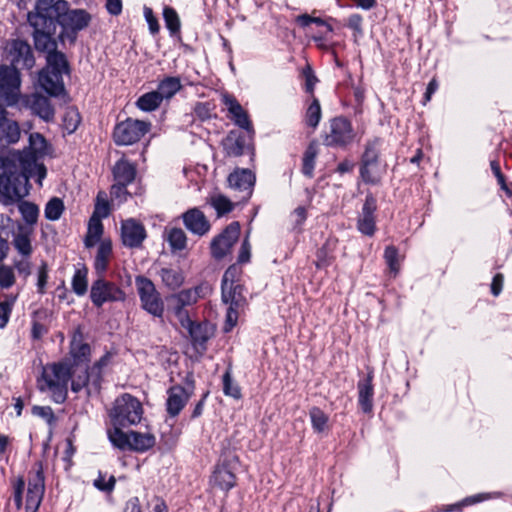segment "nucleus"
Returning a JSON list of instances; mask_svg holds the SVG:
<instances>
[{
	"label": "nucleus",
	"instance_id": "f257e3e1",
	"mask_svg": "<svg viewBox=\"0 0 512 512\" xmlns=\"http://www.w3.org/2000/svg\"><path fill=\"white\" fill-rule=\"evenodd\" d=\"M91 15L83 9H69L66 0H37L34 6V49L45 54L46 65L38 75L41 88L51 97L69 100L63 75L70 74L66 55L58 50V41L64 42V32L76 34L85 29Z\"/></svg>",
	"mask_w": 512,
	"mask_h": 512
},
{
	"label": "nucleus",
	"instance_id": "f03ea898",
	"mask_svg": "<svg viewBox=\"0 0 512 512\" xmlns=\"http://www.w3.org/2000/svg\"><path fill=\"white\" fill-rule=\"evenodd\" d=\"M15 161L0 159V195L9 201H18L29 193L31 162L29 154Z\"/></svg>",
	"mask_w": 512,
	"mask_h": 512
},
{
	"label": "nucleus",
	"instance_id": "7ed1b4c3",
	"mask_svg": "<svg viewBox=\"0 0 512 512\" xmlns=\"http://www.w3.org/2000/svg\"><path fill=\"white\" fill-rule=\"evenodd\" d=\"M70 379L71 371L67 365L61 363L46 365L37 379V387L40 391L50 393L56 403H62L66 400Z\"/></svg>",
	"mask_w": 512,
	"mask_h": 512
},
{
	"label": "nucleus",
	"instance_id": "20e7f679",
	"mask_svg": "<svg viewBox=\"0 0 512 512\" xmlns=\"http://www.w3.org/2000/svg\"><path fill=\"white\" fill-rule=\"evenodd\" d=\"M112 425L128 427L140 423L143 416L141 402L129 393L117 397L109 412Z\"/></svg>",
	"mask_w": 512,
	"mask_h": 512
},
{
	"label": "nucleus",
	"instance_id": "39448f33",
	"mask_svg": "<svg viewBox=\"0 0 512 512\" xmlns=\"http://www.w3.org/2000/svg\"><path fill=\"white\" fill-rule=\"evenodd\" d=\"M135 285L141 308L155 318H162L165 311L164 301L155 284L149 278L138 275Z\"/></svg>",
	"mask_w": 512,
	"mask_h": 512
},
{
	"label": "nucleus",
	"instance_id": "423d86ee",
	"mask_svg": "<svg viewBox=\"0 0 512 512\" xmlns=\"http://www.w3.org/2000/svg\"><path fill=\"white\" fill-rule=\"evenodd\" d=\"M126 299L125 291L115 282L108 281L103 276H98L90 288V300L96 308H101L105 303L123 302Z\"/></svg>",
	"mask_w": 512,
	"mask_h": 512
},
{
	"label": "nucleus",
	"instance_id": "0eeeda50",
	"mask_svg": "<svg viewBox=\"0 0 512 512\" xmlns=\"http://www.w3.org/2000/svg\"><path fill=\"white\" fill-rule=\"evenodd\" d=\"M243 291V285L221 287L222 301L228 305L223 327L225 332H230L236 326L239 313L247 304Z\"/></svg>",
	"mask_w": 512,
	"mask_h": 512
},
{
	"label": "nucleus",
	"instance_id": "6e6552de",
	"mask_svg": "<svg viewBox=\"0 0 512 512\" xmlns=\"http://www.w3.org/2000/svg\"><path fill=\"white\" fill-rule=\"evenodd\" d=\"M355 135L351 121L338 116L329 121L324 144L329 147L344 148L354 141Z\"/></svg>",
	"mask_w": 512,
	"mask_h": 512
},
{
	"label": "nucleus",
	"instance_id": "1a4fd4ad",
	"mask_svg": "<svg viewBox=\"0 0 512 512\" xmlns=\"http://www.w3.org/2000/svg\"><path fill=\"white\" fill-rule=\"evenodd\" d=\"M150 129V123L131 118L114 127L113 140L118 146L132 145L138 142Z\"/></svg>",
	"mask_w": 512,
	"mask_h": 512
},
{
	"label": "nucleus",
	"instance_id": "9d476101",
	"mask_svg": "<svg viewBox=\"0 0 512 512\" xmlns=\"http://www.w3.org/2000/svg\"><path fill=\"white\" fill-rule=\"evenodd\" d=\"M20 78L15 66H0V99L7 105H14L19 100Z\"/></svg>",
	"mask_w": 512,
	"mask_h": 512
},
{
	"label": "nucleus",
	"instance_id": "9b49d317",
	"mask_svg": "<svg viewBox=\"0 0 512 512\" xmlns=\"http://www.w3.org/2000/svg\"><path fill=\"white\" fill-rule=\"evenodd\" d=\"M240 235L239 222L230 223L218 236L214 237L210 244L211 255L220 260L230 253L233 245Z\"/></svg>",
	"mask_w": 512,
	"mask_h": 512
},
{
	"label": "nucleus",
	"instance_id": "f8f14e48",
	"mask_svg": "<svg viewBox=\"0 0 512 512\" xmlns=\"http://www.w3.org/2000/svg\"><path fill=\"white\" fill-rule=\"evenodd\" d=\"M34 178H36V182L41 187L42 181L47 176V168L43 163H39V160L44 159L46 157L53 158L54 157V148L50 142H48L45 137L38 133L34 132Z\"/></svg>",
	"mask_w": 512,
	"mask_h": 512
},
{
	"label": "nucleus",
	"instance_id": "ddd939ff",
	"mask_svg": "<svg viewBox=\"0 0 512 512\" xmlns=\"http://www.w3.org/2000/svg\"><path fill=\"white\" fill-rule=\"evenodd\" d=\"M377 200L372 193H367L361 212L357 218V229L365 236H373L376 232Z\"/></svg>",
	"mask_w": 512,
	"mask_h": 512
},
{
	"label": "nucleus",
	"instance_id": "4468645a",
	"mask_svg": "<svg viewBox=\"0 0 512 512\" xmlns=\"http://www.w3.org/2000/svg\"><path fill=\"white\" fill-rule=\"evenodd\" d=\"M179 323L182 328L187 330L191 342L195 347H201L203 349L206 348V343L214 336L215 328L214 326L208 322H195L188 317V322H184V320H179Z\"/></svg>",
	"mask_w": 512,
	"mask_h": 512
},
{
	"label": "nucleus",
	"instance_id": "2eb2a0df",
	"mask_svg": "<svg viewBox=\"0 0 512 512\" xmlns=\"http://www.w3.org/2000/svg\"><path fill=\"white\" fill-rule=\"evenodd\" d=\"M192 396V390L173 385L167 390L166 412L171 418L177 417Z\"/></svg>",
	"mask_w": 512,
	"mask_h": 512
},
{
	"label": "nucleus",
	"instance_id": "dca6fc26",
	"mask_svg": "<svg viewBox=\"0 0 512 512\" xmlns=\"http://www.w3.org/2000/svg\"><path fill=\"white\" fill-rule=\"evenodd\" d=\"M146 230L143 224L135 219H127L121 225V239L124 246L138 248L146 238Z\"/></svg>",
	"mask_w": 512,
	"mask_h": 512
},
{
	"label": "nucleus",
	"instance_id": "f3484780",
	"mask_svg": "<svg viewBox=\"0 0 512 512\" xmlns=\"http://www.w3.org/2000/svg\"><path fill=\"white\" fill-rule=\"evenodd\" d=\"M181 218L185 228L199 237L204 236L211 229L209 220L199 208L188 209Z\"/></svg>",
	"mask_w": 512,
	"mask_h": 512
},
{
	"label": "nucleus",
	"instance_id": "a211bd4d",
	"mask_svg": "<svg viewBox=\"0 0 512 512\" xmlns=\"http://www.w3.org/2000/svg\"><path fill=\"white\" fill-rule=\"evenodd\" d=\"M255 180V175L249 169H236L228 176L229 186L244 192V198L251 196Z\"/></svg>",
	"mask_w": 512,
	"mask_h": 512
},
{
	"label": "nucleus",
	"instance_id": "6ab92c4d",
	"mask_svg": "<svg viewBox=\"0 0 512 512\" xmlns=\"http://www.w3.org/2000/svg\"><path fill=\"white\" fill-rule=\"evenodd\" d=\"M222 101L223 104L227 107L234 123L237 126L241 127L242 129H245L248 132L253 131L252 123L248 117V114L234 96L224 94L222 96Z\"/></svg>",
	"mask_w": 512,
	"mask_h": 512
},
{
	"label": "nucleus",
	"instance_id": "aec40b11",
	"mask_svg": "<svg viewBox=\"0 0 512 512\" xmlns=\"http://www.w3.org/2000/svg\"><path fill=\"white\" fill-rule=\"evenodd\" d=\"M70 355L74 365L87 364L90 361L91 348L83 340V334L80 329L74 331L70 342Z\"/></svg>",
	"mask_w": 512,
	"mask_h": 512
},
{
	"label": "nucleus",
	"instance_id": "412c9836",
	"mask_svg": "<svg viewBox=\"0 0 512 512\" xmlns=\"http://www.w3.org/2000/svg\"><path fill=\"white\" fill-rule=\"evenodd\" d=\"M372 380V373H368L366 378L360 380L357 384L358 404L364 413H370L373 410L374 387Z\"/></svg>",
	"mask_w": 512,
	"mask_h": 512
},
{
	"label": "nucleus",
	"instance_id": "4be33fe9",
	"mask_svg": "<svg viewBox=\"0 0 512 512\" xmlns=\"http://www.w3.org/2000/svg\"><path fill=\"white\" fill-rule=\"evenodd\" d=\"M236 476L231 472L227 465H217L213 471L210 482L214 487L219 488L225 492H228L236 486Z\"/></svg>",
	"mask_w": 512,
	"mask_h": 512
},
{
	"label": "nucleus",
	"instance_id": "5701e85b",
	"mask_svg": "<svg viewBox=\"0 0 512 512\" xmlns=\"http://www.w3.org/2000/svg\"><path fill=\"white\" fill-rule=\"evenodd\" d=\"M172 299L175 301V305L173 307V313L177 320H184V322H188L189 313L185 309L187 306L194 305L197 303L192 291L189 289H184L173 295Z\"/></svg>",
	"mask_w": 512,
	"mask_h": 512
},
{
	"label": "nucleus",
	"instance_id": "b1692460",
	"mask_svg": "<svg viewBox=\"0 0 512 512\" xmlns=\"http://www.w3.org/2000/svg\"><path fill=\"white\" fill-rule=\"evenodd\" d=\"M224 149L228 156L238 157L252 148L247 142V137L240 133L230 132L224 141Z\"/></svg>",
	"mask_w": 512,
	"mask_h": 512
},
{
	"label": "nucleus",
	"instance_id": "393cba45",
	"mask_svg": "<svg viewBox=\"0 0 512 512\" xmlns=\"http://www.w3.org/2000/svg\"><path fill=\"white\" fill-rule=\"evenodd\" d=\"M112 257V243L110 240H101L94 259V270L98 276L105 275Z\"/></svg>",
	"mask_w": 512,
	"mask_h": 512
},
{
	"label": "nucleus",
	"instance_id": "a878e982",
	"mask_svg": "<svg viewBox=\"0 0 512 512\" xmlns=\"http://www.w3.org/2000/svg\"><path fill=\"white\" fill-rule=\"evenodd\" d=\"M136 173V166L124 158L118 160L113 168V177L115 182L127 185L134 182Z\"/></svg>",
	"mask_w": 512,
	"mask_h": 512
},
{
	"label": "nucleus",
	"instance_id": "bb28decb",
	"mask_svg": "<svg viewBox=\"0 0 512 512\" xmlns=\"http://www.w3.org/2000/svg\"><path fill=\"white\" fill-rule=\"evenodd\" d=\"M158 274L163 284L171 290L179 288L185 280L184 274L179 267H163Z\"/></svg>",
	"mask_w": 512,
	"mask_h": 512
},
{
	"label": "nucleus",
	"instance_id": "cd10ccee",
	"mask_svg": "<svg viewBox=\"0 0 512 512\" xmlns=\"http://www.w3.org/2000/svg\"><path fill=\"white\" fill-rule=\"evenodd\" d=\"M34 115L45 122H52L55 118V109L48 97L34 93Z\"/></svg>",
	"mask_w": 512,
	"mask_h": 512
},
{
	"label": "nucleus",
	"instance_id": "c85d7f7f",
	"mask_svg": "<svg viewBox=\"0 0 512 512\" xmlns=\"http://www.w3.org/2000/svg\"><path fill=\"white\" fill-rule=\"evenodd\" d=\"M155 436L151 433H140L131 431L129 450L136 452H145L155 445Z\"/></svg>",
	"mask_w": 512,
	"mask_h": 512
},
{
	"label": "nucleus",
	"instance_id": "c756f323",
	"mask_svg": "<svg viewBox=\"0 0 512 512\" xmlns=\"http://www.w3.org/2000/svg\"><path fill=\"white\" fill-rule=\"evenodd\" d=\"M103 234V224L99 217L91 216L88 222L87 233L84 239V245L86 248H92L101 239Z\"/></svg>",
	"mask_w": 512,
	"mask_h": 512
},
{
	"label": "nucleus",
	"instance_id": "7c9ffc66",
	"mask_svg": "<svg viewBox=\"0 0 512 512\" xmlns=\"http://www.w3.org/2000/svg\"><path fill=\"white\" fill-rule=\"evenodd\" d=\"M165 240L172 252L182 251L187 246V236L181 228H170L165 231Z\"/></svg>",
	"mask_w": 512,
	"mask_h": 512
},
{
	"label": "nucleus",
	"instance_id": "2f4dec72",
	"mask_svg": "<svg viewBox=\"0 0 512 512\" xmlns=\"http://www.w3.org/2000/svg\"><path fill=\"white\" fill-rule=\"evenodd\" d=\"M309 417L315 433L321 434L329 430V416L321 408L311 407Z\"/></svg>",
	"mask_w": 512,
	"mask_h": 512
},
{
	"label": "nucleus",
	"instance_id": "473e14b6",
	"mask_svg": "<svg viewBox=\"0 0 512 512\" xmlns=\"http://www.w3.org/2000/svg\"><path fill=\"white\" fill-rule=\"evenodd\" d=\"M122 427L120 425H113V428L108 429L107 434L112 445L124 451L129 450L131 431L129 433L123 432Z\"/></svg>",
	"mask_w": 512,
	"mask_h": 512
},
{
	"label": "nucleus",
	"instance_id": "72a5a7b5",
	"mask_svg": "<svg viewBox=\"0 0 512 512\" xmlns=\"http://www.w3.org/2000/svg\"><path fill=\"white\" fill-rule=\"evenodd\" d=\"M181 88L182 84L179 77L168 76L160 81L157 91L162 99H170L180 91Z\"/></svg>",
	"mask_w": 512,
	"mask_h": 512
},
{
	"label": "nucleus",
	"instance_id": "f704fd0d",
	"mask_svg": "<svg viewBox=\"0 0 512 512\" xmlns=\"http://www.w3.org/2000/svg\"><path fill=\"white\" fill-rule=\"evenodd\" d=\"M20 138V129L15 121L6 117L0 120V140L15 143Z\"/></svg>",
	"mask_w": 512,
	"mask_h": 512
},
{
	"label": "nucleus",
	"instance_id": "c9c22d12",
	"mask_svg": "<svg viewBox=\"0 0 512 512\" xmlns=\"http://www.w3.org/2000/svg\"><path fill=\"white\" fill-rule=\"evenodd\" d=\"M381 145L382 139L378 137L367 141L365 150L361 157V164L369 165L373 163H379Z\"/></svg>",
	"mask_w": 512,
	"mask_h": 512
},
{
	"label": "nucleus",
	"instance_id": "e433bc0d",
	"mask_svg": "<svg viewBox=\"0 0 512 512\" xmlns=\"http://www.w3.org/2000/svg\"><path fill=\"white\" fill-rule=\"evenodd\" d=\"M163 99L158 91H152L140 96L136 102L137 107L145 112L156 110L162 103Z\"/></svg>",
	"mask_w": 512,
	"mask_h": 512
},
{
	"label": "nucleus",
	"instance_id": "4c0bfd02",
	"mask_svg": "<svg viewBox=\"0 0 512 512\" xmlns=\"http://www.w3.org/2000/svg\"><path fill=\"white\" fill-rule=\"evenodd\" d=\"M87 275L88 269L85 265L75 270V273L72 277L71 285L73 292L78 296H83L87 292Z\"/></svg>",
	"mask_w": 512,
	"mask_h": 512
},
{
	"label": "nucleus",
	"instance_id": "58836bf2",
	"mask_svg": "<svg viewBox=\"0 0 512 512\" xmlns=\"http://www.w3.org/2000/svg\"><path fill=\"white\" fill-rule=\"evenodd\" d=\"M321 117H322V111H321L320 102L315 96H313L311 103L306 108L305 118H304L305 124L308 127L315 129L319 125Z\"/></svg>",
	"mask_w": 512,
	"mask_h": 512
},
{
	"label": "nucleus",
	"instance_id": "ea45409f",
	"mask_svg": "<svg viewBox=\"0 0 512 512\" xmlns=\"http://www.w3.org/2000/svg\"><path fill=\"white\" fill-rule=\"evenodd\" d=\"M7 49L9 50L12 64L19 63L30 52V46L20 39L13 40L9 43Z\"/></svg>",
	"mask_w": 512,
	"mask_h": 512
},
{
	"label": "nucleus",
	"instance_id": "a19ab883",
	"mask_svg": "<svg viewBox=\"0 0 512 512\" xmlns=\"http://www.w3.org/2000/svg\"><path fill=\"white\" fill-rule=\"evenodd\" d=\"M360 176L362 180L367 184H378L382 176L381 169L379 168V163H373L369 165L361 164Z\"/></svg>",
	"mask_w": 512,
	"mask_h": 512
},
{
	"label": "nucleus",
	"instance_id": "79ce46f5",
	"mask_svg": "<svg viewBox=\"0 0 512 512\" xmlns=\"http://www.w3.org/2000/svg\"><path fill=\"white\" fill-rule=\"evenodd\" d=\"M14 247L23 256L29 257L31 252V233L20 229L14 237Z\"/></svg>",
	"mask_w": 512,
	"mask_h": 512
},
{
	"label": "nucleus",
	"instance_id": "37998d69",
	"mask_svg": "<svg viewBox=\"0 0 512 512\" xmlns=\"http://www.w3.org/2000/svg\"><path fill=\"white\" fill-rule=\"evenodd\" d=\"M163 18L166 28L171 35H176L180 32L181 23L176 10L172 7L166 6L163 9Z\"/></svg>",
	"mask_w": 512,
	"mask_h": 512
},
{
	"label": "nucleus",
	"instance_id": "c03bdc74",
	"mask_svg": "<svg viewBox=\"0 0 512 512\" xmlns=\"http://www.w3.org/2000/svg\"><path fill=\"white\" fill-rule=\"evenodd\" d=\"M222 382H223V392L226 396L232 397L236 400L241 399V397H242L241 388L238 385V383H236L233 380L230 369H227L226 372L224 373V375L222 377Z\"/></svg>",
	"mask_w": 512,
	"mask_h": 512
},
{
	"label": "nucleus",
	"instance_id": "a18cd8bd",
	"mask_svg": "<svg viewBox=\"0 0 512 512\" xmlns=\"http://www.w3.org/2000/svg\"><path fill=\"white\" fill-rule=\"evenodd\" d=\"M81 122V116L78 110L74 107L66 109L63 116V128L68 134L74 133Z\"/></svg>",
	"mask_w": 512,
	"mask_h": 512
},
{
	"label": "nucleus",
	"instance_id": "49530a36",
	"mask_svg": "<svg viewBox=\"0 0 512 512\" xmlns=\"http://www.w3.org/2000/svg\"><path fill=\"white\" fill-rule=\"evenodd\" d=\"M64 211V203L58 197L50 199L45 206V217L48 220H58Z\"/></svg>",
	"mask_w": 512,
	"mask_h": 512
},
{
	"label": "nucleus",
	"instance_id": "de8ad7c7",
	"mask_svg": "<svg viewBox=\"0 0 512 512\" xmlns=\"http://www.w3.org/2000/svg\"><path fill=\"white\" fill-rule=\"evenodd\" d=\"M209 204L216 210L217 216L221 217L233 210V203L223 195H216L210 198Z\"/></svg>",
	"mask_w": 512,
	"mask_h": 512
},
{
	"label": "nucleus",
	"instance_id": "09e8293b",
	"mask_svg": "<svg viewBox=\"0 0 512 512\" xmlns=\"http://www.w3.org/2000/svg\"><path fill=\"white\" fill-rule=\"evenodd\" d=\"M333 250L330 247L329 241H327L316 253L315 265L318 269L328 267L333 261Z\"/></svg>",
	"mask_w": 512,
	"mask_h": 512
},
{
	"label": "nucleus",
	"instance_id": "8fccbe9b",
	"mask_svg": "<svg viewBox=\"0 0 512 512\" xmlns=\"http://www.w3.org/2000/svg\"><path fill=\"white\" fill-rule=\"evenodd\" d=\"M241 268L236 264H233L227 268L222 277L221 287H228L233 285H242L241 280Z\"/></svg>",
	"mask_w": 512,
	"mask_h": 512
},
{
	"label": "nucleus",
	"instance_id": "3c124183",
	"mask_svg": "<svg viewBox=\"0 0 512 512\" xmlns=\"http://www.w3.org/2000/svg\"><path fill=\"white\" fill-rule=\"evenodd\" d=\"M384 259L390 272L396 275L400 269L398 249L393 245L387 246L384 251Z\"/></svg>",
	"mask_w": 512,
	"mask_h": 512
},
{
	"label": "nucleus",
	"instance_id": "603ef678",
	"mask_svg": "<svg viewBox=\"0 0 512 512\" xmlns=\"http://www.w3.org/2000/svg\"><path fill=\"white\" fill-rule=\"evenodd\" d=\"M316 151L313 147H308L303 156L302 172L305 176L312 178L315 167Z\"/></svg>",
	"mask_w": 512,
	"mask_h": 512
},
{
	"label": "nucleus",
	"instance_id": "864d4df0",
	"mask_svg": "<svg viewBox=\"0 0 512 512\" xmlns=\"http://www.w3.org/2000/svg\"><path fill=\"white\" fill-rule=\"evenodd\" d=\"M109 360H110V354L109 353H106L105 355H103L97 362H95V364L92 366V368L90 369V373L92 374V376L95 378L93 379V386L95 388H98L100 386V382H101V372H102V369L108 365L109 363Z\"/></svg>",
	"mask_w": 512,
	"mask_h": 512
},
{
	"label": "nucleus",
	"instance_id": "5fc2aeb1",
	"mask_svg": "<svg viewBox=\"0 0 512 512\" xmlns=\"http://www.w3.org/2000/svg\"><path fill=\"white\" fill-rule=\"evenodd\" d=\"M302 75L305 78L304 89H305V91L307 93L311 94L312 97H313L314 96L313 93H314L315 85L318 82V79L315 76V74H314L312 68L310 67V65H307L303 69Z\"/></svg>",
	"mask_w": 512,
	"mask_h": 512
},
{
	"label": "nucleus",
	"instance_id": "6e6d98bb",
	"mask_svg": "<svg viewBox=\"0 0 512 512\" xmlns=\"http://www.w3.org/2000/svg\"><path fill=\"white\" fill-rule=\"evenodd\" d=\"M102 192H99L96 198L95 209L92 216H97L101 220V218H106L109 213V203L106 199L102 198Z\"/></svg>",
	"mask_w": 512,
	"mask_h": 512
},
{
	"label": "nucleus",
	"instance_id": "4d7b16f0",
	"mask_svg": "<svg viewBox=\"0 0 512 512\" xmlns=\"http://www.w3.org/2000/svg\"><path fill=\"white\" fill-rule=\"evenodd\" d=\"M93 379H95V378L92 376V374L88 370H85L83 375L72 379L71 388L74 392H79L82 388H84L88 384L91 383L93 385Z\"/></svg>",
	"mask_w": 512,
	"mask_h": 512
},
{
	"label": "nucleus",
	"instance_id": "13d9d810",
	"mask_svg": "<svg viewBox=\"0 0 512 512\" xmlns=\"http://www.w3.org/2000/svg\"><path fill=\"white\" fill-rule=\"evenodd\" d=\"M213 108L210 102H197L193 108V112L199 119L206 120L210 118Z\"/></svg>",
	"mask_w": 512,
	"mask_h": 512
},
{
	"label": "nucleus",
	"instance_id": "bf43d9fd",
	"mask_svg": "<svg viewBox=\"0 0 512 512\" xmlns=\"http://www.w3.org/2000/svg\"><path fill=\"white\" fill-rule=\"evenodd\" d=\"M15 281L12 268L8 266H0V286L2 288H9Z\"/></svg>",
	"mask_w": 512,
	"mask_h": 512
},
{
	"label": "nucleus",
	"instance_id": "052dcab7",
	"mask_svg": "<svg viewBox=\"0 0 512 512\" xmlns=\"http://www.w3.org/2000/svg\"><path fill=\"white\" fill-rule=\"evenodd\" d=\"M25 483L23 479L18 478L13 484V497L12 501L16 507V509H20L22 507V493L24 491Z\"/></svg>",
	"mask_w": 512,
	"mask_h": 512
},
{
	"label": "nucleus",
	"instance_id": "680f3d73",
	"mask_svg": "<svg viewBox=\"0 0 512 512\" xmlns=\"http://www.w3.org/2000/svg\"><path fill=\"white\" fill-rule=\"evenodd\" d=\"M45 492L44 486V478L40 472H37L36 477L34 478V498H38V502L34 507V512L37 510L40 505L41 499Z\"/></svg>",
	"mask_w": 512,
	"mask_h": 512
},
{
	"label": "nucleus",
	"instance_id": "e2e57ef3",
	"mask_svg": "<svg viewBox=\"0 0 512 512\" xmlns=\"http://www.w3.org/2000/svg\"><path fill=\"white\" fill-rule=\"evenodd\" d=\"M190 290L192 291L195 299L198 301L199 299L209 296L212 292V287L208 282L204 281L195 287L190 288Z\"/></svg>",
	"mask_w": 512,
	"mask_h": 512
},
{
	"label": "nucleus",
	"instance_id": "0e129e2a",
	"mask_svg": "<svg viewBox=\"0 0 512 512\" xmlns=\"http://www.w3.org/2000/svg\"><path fill=\"white\" fill-rule=\"evenodd\" d=\"M127 186V184L115 182L111 187V196L119 201H125L129 195Z\"/></svg>",
	"mask_w": 512,
	"mask_h": 512
},
{
	"label": "nucleus",
	"instance_id": "69168bd1",
	"mask_svg": "<svg viewBox=\"0 0 512 512\" xmlns=\"http://www.w3.org/2000/svg\"><path fill=\"white\" fill-rule=\"evenodd\" d=\"M115 477L111 476L108 481H105L104 477L100 474L97 479L94 480V486L100 491L111 492L115 486Z\"/></svg>",
	"mask_w": 512,
	"mask_h": 512
},
{
	"label": "nucleus",
	"instance_id": "338daca9",
	"mask_svg": "<svg viewBox=\"0 0 512 512\" xmlns=\"http://www.w3.org/2000/svg\"><path fill=\"white\" fill-rule=\"evenodd\" d=\"M47 279H48V271H47V265L43 263L38 270V277H37V288L38 292L44 293L47 285Z\"/></svg>",
	"mask_w": 512,
	"mask_h": 512
},
{
	"label": "nucleus",
	"instance_id": "774afa93",
	"mask_svg": "<svg viewBox=\"0 0 512 512\" xmlns=\"http://www.w3.org/2000/svg\"><path fill=\"white\" fill-rule=\"evenodd\" d=\"M251 257V246L248 238L244 239L241 244L239 255H238V263L244 264L249 262Z\"/></svg>",
	"mask_w": 512,
	"mask_h": 512
}]
</instances>
